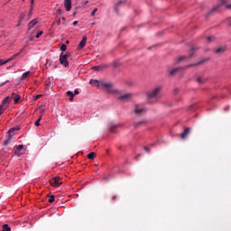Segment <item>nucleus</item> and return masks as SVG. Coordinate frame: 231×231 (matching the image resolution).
<instances>
[{
  "mask_svg": "<svg viewBox=\"0 0 231 231\" xmlns=\"http://www.w3.org/2000/svg\"><path fill=\"white\" fill-rule=\"evenodd\" d=\"M14 100V104H18L19 100H21V96L20 95H15Z\"/></svg>",
  "mask_w": 231,
  "mask_h": 231,
  "instance_id": "32",
  "label": "nucleus"
},
{
  "mask_svg": "<svg viewBox=\"0 0 231 231\" xmlns=\"http://www.w3.org/2000/svg\"><path fill=\"white\" fill-rule=\"evenodd\" d=\"M8 82H10V80H6L5 82L0 84V88H1L2 86H5V84H8Z\"/></svg>",
  "mask_w": 231,
  "mask_h": 231,
  "instance_id": "51",
  "label": "nucleus"
},
{
  "mask_svg": "<svg viewBox=\"0 0 231 231\" xmlns=\"http://www.w3.org/2000/svg\"><path fill=\"white\" fill-rule=\"evenodd\" d=\"M225 5H226V0H219L217 6L213 8V12H217V10H219L221 6H225Z\"/></svg>",
  "mask_w": 231,
  "mask_h": 231,
  "instance_id": "12",
  "label": "nucleus"
},
{
  "mask_svg": "<svg viewBox=\"0 0 231 231\" xmlns=\"http://www.w3.org/2000/svg\"><path fill=\"white\" fill-rule=\"evenodd\" d=\"M40 110H41V113H44V108H42V106H40Z\"/></svg>",
  "mask_w": 231,
  "mask_h": 231,
  "instance_id": "57",
  "label": "nucleus"
},
{
  "mask_svg": "<svg viewBox=\"0 0 231 231\" xmlns=\"http://www.w3.org/2000/svg\"><path fill=\"white\" fill-rule=\"evenodd\" d=\"M41 97H42V94L36 95V96L34 97V100H39V98H41Z\"/></svg>",
  "mask_w": 231,
  "mask_h": 231,
  "instance_id": "46",
  "label": "nucleus"
},
{
  "mask_svg": "<svg viewBox=\"0 0 231 231\" xmlns=\"http://www.w3.org/2000/svg\"><path fill=\"white\" fill-rule=\"evenodd\" d=\"M56 14H58V15H62V9L60 8L57 9Z\"/></svg>",
  "mask_w": 231,
  "mask_h": 231,
  "instance_id": "44",
  "label": "nucleus"
},
{
  "mask_svg": "<svg viewBox=\"0 0 231 231\" xmlns=\"http://www.w3.org/2000/svg\"><path fill=\"white\" fill-rule=\"evenodd\" d=\"M180 91V89L179 88H175L174 89V93H175V95H178V92Z\"/></svg>",
  "mask_w": 231,
  "mask_h": 231,
  "instance_id": "54",
  "label": "nucleus"
},
{
  "mask_svg": "<svg viewBox=\"0 0 231 231\" xmlns=\"http://www.w3.org/2000/svg\"><path fill=\"white\" fill-rule=\"evenodd\" d=\"M133 98V94L127 93L124 94L119 97V100H122V102H127L128 100H131Z\"/></svg>",
  "mask_w": 231,
  "mask_h": 231,
  "instance_id": "7",
  "label": "nucleus"
},
{
  "mask_svg": "<svg viewBox=\"0 0 231 231\" xmlns=\"http://www.w3.org/2000/svg\"><path fill=\"white\" fill-rule=\"evenodd\" d=\"M89 84L91 86H96L97 88H101V86H102V85H100V81H98L97 79H90Z\"/></svg>",
  "mask_w": 231,
  "mask_h": 231,
  "instance_id": "17",
  "label": "nucleus"
},
{
  "mask_svg": "<svg viewBox=\"0 0 231 231\" xmlns=\"http://www.w3.org/2000/svg\"><path fill=\"white\" fill-rule=\"evenodd\" d=\"M112 199L115 201V199H116V196H113Z\"/></svg>",
  "mask_w": 231,
  "mask_h": 231,
  "instance_id": "61",
  "label": "nucleus"
},
{
  "mask_svg": "<svg viewBox=\"0 0 231 231\" xmlns=\"http://www.w3.org/2000/svg\"><path fill=\"white\" fill-rule=\"evenodd\" d=\"M109 66L107 64H101L97 66H93L92 69H94V71H104V69H106Z\"/></svg>",
  "mask_w": 231,
  "mask_h": 231,
  "instance_id": "8",
  "label": "nucleus"
},
{
  "mask_svg": "<svg viewBox=\"0 0 231 231\" xmlns=\"http://www.w3.org/2000/svg\"><path fill=\"white\" fill-rule=\"evenodd\" d=\"M104 180H105L106 181H108L107 178H106V177L104 178Z\"/></svg>",
  "mask_w": 231,
  "mask_h": 231,
  "instance_id": "64",
  "label": "nucleus"
},
{
  "mask_svg": "<svg viewBox=\"0 0 231 231\" xmlns=\"http://www.w3.org/2000/svg\"><path fill=\"white\" fill-rule=\"evenodd\" d=\"M23 149H24V145H23V144H19L16 147V150L14 152L16 156H23V152H21V151H23Z\"/></svg>",
  "mask_w": 231,
  "mask_h": 231,
  "instance_id": "14",
  "label": "nucleus"
},
{
  "mask_svg": "<svg viewBox=\"0 0 231 231\" xmlns=\"http://www.w3.org/2000/svg\"><path fill=\"white\" fill-rule=\"evenodd\" d=\"M198 50V47H193L189 51V58H191L194 55V51Z\"/></svg>",
  "mask_w": 231,
  "mask_h": 231,
  "instance_id": "27",
  "label": "nucleus"
},
{
  "mask_svg": "<svg viewBox=\"0 0 231 231\" xmlns=\"http://www.w3.org/2000/svg\"><path fill=\"white\" fill-rule=\"evenodd\" d=\"M52 24H57V26H60V17L56 22H53Z\"/></svg>",
  "mask_w": 231,
  "mask_h": 231,
  "instance_id": "40",
  "label": "nucleus"
},
{
  "mask_svg": "<svg viewBox=\"0 0 231 231\" xmlns=\"http://www.w3.org/2000/svg\"><path fill=\"white\" fill-rule=\"evenodd\" d=\"M45 66L46 68H50L51 66V60H47Z\"/></svg>",
  "mask_w": 231,
  "mask_h": 231,
  "instance_id": "36",
  "label": "nucleus"
},
{
  "mask_svg": "<svg viewBox=\"0 0 231 231\" xmlns=\"http://www.w3.org/2000/svg\"><path fill=\"white\" fill-rule=\"evenodd\" d=\"M60 62L61 66H64V68H68V66H69V62L68 61V54H64V52H61L60 55Z\"/></svg>",
  "mask_w": 231,
  "mask_h": 231,
  "instance_id": "3",
  "label": "nucleus"
},
{
  "mask_svg": "<svg viewBox=\"0 0 231 231\" xmlns=\"http://www.w3.org/2000/svg\"><path fill=\"white\" fill-rule=\"evenodd\" d=\"M67 95H68V97H69V100H73V98H74V97H75V94H74L72 91L68 90V91H67Z\"/></svg>",
  "mask_w": 231,
  "mask_h": 231,
  "instance_id": "26",
  "label": "nucleus"
},
{
  "mask_svg": "<svg viewBox=\"0 0 231 231\" xmlns=\"http://www.w3.org/2000/svg\"><path fill=\"white\" fill-rule=\"evenodd\" d=\"M38 120L41 122V120H42V116H40Z\"/></svg>",
  "mask_w": 231,
  "mask_h": 231,
  "instance_id": "58",
  "label": "nucleus"
},
{
  "mask_svg": "<svg viewBox=\"0 0 231 231\" xmlns=\"http://www.w3.org/2000/svg\"><path fill=\"white\" fill-rule=\"evenodd\" d=\"M23 51H24V47L20 50V51L18 52L19 55H21V53H23Z\"/></svg>",
  "mask_w": 231,
  "mask_h": 231,
  "instance_id": "53",
  "label": "nucleus"
},
{
  "mask_svg": "<svg viewBox=\"0 0 231 231\" xmlns=\"http://www.w3.org/2000/svg\"><path fill=\"white\" fill-rule=\"evenodd\" d=\"M118 127V125H113V124H110L109 125V131L110 133H115V130Z\"/></svg>",
  "mask_w": 231,
  "mask_h": 231,
  "instance_id": "25",
  "label": "nucleus"
},
{
  "mask_svg": "<svg viewBox=\"0 0 231 231\" xmlns=\"http://www.w3.org/2000/svg\"><path fill=\"white\" fill-rule=\"evenodd\" d=\"M107 93H116L117 95H120L122 93V91H120L119 89H114L113 86H110V88H107Z\"/></svg>",
  "mask_w": 231,
  "mask_h": 231,
  "instance_id": "19",
  "label": "nucleus"
},
{
  "mask_svg": "<svg viewBox=\"0 0 231 231\" xmlns=\"http://www.w3.org/2000/svg\"><path fill=\"white\" fill-rule=\"evenodd\" d=\"M2 228H3L2 231H12V228H10L8 224H5Z\"/></svg>",
  "mask_w": 231,
  "mask_h": 231,
  "instance_id": "29",
  "label": "nucleus"
},
{
  "mask_svg": "<svg viewBox=\"0 0 231 231\" xmlns=\"http://www.w3.org/2000/svg\"><path fill=\"white\" fill-rule=\"evenodd\" d=\"M100 86H101V88H106V89L107 90L108 88H111V86H113V83H104V82H101Z\"/></svg>",
  "mask_w": 231,
  "mask_h": 231,
  "instance_id": "24",
  "label": "nucleus"
},
{
  "mask_svg": "<svg viewBox=\"0 0 231 231\" xmlns=\"http://www.w3.org/2000/svg\"><path fill=\"white\" fill-rule=\"evenodd\" d=\"M228 26H231V19L228 22Z\"/></svg>",
  "mask_w": 231,
  "mask_h": 231,
  "instance_id": "62",
  "label": "nucleus"
},
{
  "mask_svg": "<svg viewBox=\"0 0 231 231\" xmlns=\"http://www.w3.org/2000/svg\"><path fill=\"white\" fill-rule=\"evenodd\" d=\"M226 8L231 9V5H226Z\"/></svg>",
  "mask_w": 231,
  "mask_h": 231,
  "instance_id": "56",
  "label": "nucleus"
},
{
  "mask_svg": "<svg viewBox=\"0 0 231 231\" xmlns=\"http://www.w3.org/2000/svg\"><path fill=\"white\" fill-rule=\"evenodd\" d=\"M16 131H21V127H15Z\"/></svg>",
  "mask_w": 231,
  "mask_h": 231,
  "instance_id": "60",
  "label": "nucleus"
},
{
  "mask_svg": "<svg viewBox=\"0 0 231 231\" xmlns=\"http://www.w3.org/2000/svg\"><path fill=\"white\" fill-rule=\"evenodd\" d=\"M97 12H98V8H94L93 9V11L91 12V15L93 16V17H95V14H97Z\"/></svg>",
  "mask_w": 231,
  "mask_h": 231,
  "instance_id": "37",
  "label": "nucleus"
},
{
  "mask_svg": "<svg viewBox=\"0 0 231 231\" xmlns=\"http://www.w3.org/2000/svg\"><path fill=\"white\" fill-rule=\"evenodd\" d=\"M28 75H30V71H26L24 72L22 77H21V80H24V79H28Z\"/></svg>",
  "mask_w": 231,
  "mask_h": 231,
  "instance_id": "30",
  "label": "nucleus"
},
{
  "mask_svg": "<svg viewBox=\"0 0 231 231\" xmlns=\"http://www.w3.org/2000/svg\"><path fill=\"white\" fill-rule=\"evenodd\" d=\"M62 21H66V17L62 16L61 17Z\"/></svg>",
  "mask_w": 231,
  "mask_h": 231,
  "instance_id": "63",
  "label": "nucleus"
},
{
  "mask_svg": "<svg viewBox=\"0 0 231 231\" xmlns=\"http://www.w3.org/2000/svg\"><path fill=\"white\" fill-rule=\"evenodd\" d=\"M215 37L214 36H209L207 38L208 42H212V41H214Z\"/></svg>",
  "mask_w": 231,
  "mask_h": 231,
  "instance_id": "41",
  "label": "nucleus"
},
{
  "mask_svg": "<svg viewBox=\"0 0 231 231\" xmlns=\"http://www.w3.org/2000/svg\"><path fill=\"white\" fill-rule=\"evenodd\" d=\"M182 69H183V68H181V67L173 68V69H170V75L171 77H174L175 75H177V73H180Z\"/></svg>",
  "mask_w": 231,
  "mask_h": 231,
  "instance_id": "11",
  "label": "nucleus"
},
{
  "mask_svg": "<svg viewBox=\"0 0 231 231\" xmlns=\"http://www.w3.org/2000/svg\"><path fill=\"white\" fill-rule=\"evenodd\" d=\"M50 183L51 187H60V177H53L52 179L50 180Z\"/></svg>",
  "mask_w": 231,
  "mask_h": 231,
  "instance_id": "5",
  "label": "nucleus"
},
{
  "mask_svg": "<svg viewBox=\"0 0 231 231\" xmlns=\"http://www.w3.org/2000/svg\"><path fill=\"white\" fill-rule=\"evenodd\" d=\"M66 50H68V46H66V44H62L60 46V51H66Z\"/></svg>",
  "mask_w": 231,
  "mask_h": 231,
  "instance_id": "34",
  "label": "nucleus"
},
{
  "mask_svg": "<svg viewBox=\"0 0 231 231\" xmlns=\"http://www.w3.org/2000/svg\"><path fill=\"white\" fill-rule=\"evenodd\" d=\"M16 57H19V53L14 54L12 57L5 60H0V66H5V64H8V62H12V60H14Z\"/></svg>",
  "mask_w": 231,
  "mask_h": 231,
  "instance_id": "6",
  "label": "nucleus"
},
{
  "mask_svg": "<svg viewBox=\"0 0 231 231\" xmlns=\"http://www.w3.org/2000/svg\"><path fill=\"white\" fill-rule=\"evenodd\" d=\"M10 142H12L10 139H6L5 142H4V143H3V145H10Z\"/></svg>",
  "mask_w": 231,
  "mask_h": 231,
  "instance_id": "38",
  "label": "nucleus"
},
{
  "mask_svg": "<svg viewBox=\"0 0 231 231\" xmlns=\"http://www.w3.org/2000/svg\"><path fill=\"white\" fill-rule=\"evenodd\" d=\"M3 113H4L3 105H0V116H2Z\"/></svg>",
  "mask_w": 231,
  "mask_h": 231,
  "instance_id": "50",
  "label": "nucleus"
},
{
  "mask_svg": "<svg viewBox=\"0 0 231 231\" xmlns=\"http://www.w3.org/2000/svg\"><path fill=\"white\" fill-rule=\"evenodd\" d=\"M144 151H146V152H151V148H149L148 146H145Z\"/></svg>",
  "mask_w": 231,
  "mask_h": 231,
  "instance_id": "49",
  "label": "nucleus"
},
{
  "mask_svg": "<svg viewBox=\"0 0 231 231\" xmlns=\"http://www.w3.org/2000/svg\"><path fill=\"white\" fill-rule=\"evenodd\" d=\"M79 24V21H74L73 22V26H77Z\"/></svg>",
  "mask_w": 231,
  "mask_h": 231,
  "instance_id": "52",
  "label": "nucleus"
},
{
  "mask_svg": "<svg viewBox=\"0 0 231 231\" xmlns=\"http://www.w3.org/2000/svg\"><path fill=\"white\" fill-rule=\"evenodd\" d=\"M34 125H36V127H39V125H41V121L40 120L35 121Z\"/></svg>",
  "mask_w": 231,
  "mask_h": 231,
  "instance_id": "47",
  "label": "nucleus"
},
{
  "mask_svg": "<svg viewBox=\"0 0 231 231\" xmlns=\"http://www.w3.org/2000/svg\"><path fill=\"white\" fill-rule=\"evenodd\" d=\"M15 131H16V128L15 127H12L7 133L12 134V133H15Z\"/></svg>",
  "mask_w": 231,
  "mask_h": 231,
  "instance_id": "43",
  "label": "nucleus"
},
{
  "mask_svg": "<svg viewBox=\"0 0 231 231\" xmlns=\"http://www.w3.org/2000/svg\"><path fill=\"white\" fill-rule=\"evenodd\" d=\"M163 90L162 87H156L152 90H149L146 94L148 102L152 104V102H158L162 98V91Z\"/></svg>",
  "mask_w": 231,
  "mask_h": 231,
  "instance_id": "1",
  "label": "nucleus"
},
{
  "mask_svg": "<svg viewBox=\"0 0 231 231\" xmlns=\"http://www.w3.org/2000/svg\"><path fill=\"white\" fill-rule=\"evenodd\" d=\"M134 113L139 116H142V115H145V113H147V108L140 107L139 105H135Z\"/></svg>",
  "mask_w": 231,
  "mask_h": 231,
  "instance_id": "4",
  "label": "nucleus"
},
{
  "mask_svg": "<svg viewBox=\"0 0 231 231\" xmlns=\"http://www.w3.org/2000/svg\"><path fill=\"white\" fill-rule=\"evenodd\" d=\"M86 42H88V37L87 36H83L81 42L78 45L77 50H83V48L86 46Z\"/></svg>",
  "mask_w": 231,
  "mask_h": 231,
  "instance_id": "9",
  "label": "nucleus"
},
{
  "mask_svg": "<svg viewBox=\"0 0 231 231\" xmlns=\"http://www.w3.org/2000/svg\"><path fill=\"white\" fill-rule=\"evenodd\" d=\"M13 135L12 134L7 132V140H11L12 141Z\"/></svg>",
  "mask_w": 231,
  "mask_h": 231,
  "instance_id": "45",
  "label": "nucleus"
},
{
  "mask_svg": "<svg viewBox=\"0 0 231 231\" xmlns=\"http://www.w3.org/2000/svg\"><path fill=\"white\" fill-rule=\"evenodd\" d=\"M145 124H147V121L146 120H143V121H140L138 123H134V127L135 129H138V127H142V125H145Z\"/></svg>",
  "mask_w": 231,
  "mask_h": 231,
  "instance_id": "18",
  "label": "nucleus"
},
{
  "mask_svg": "<svg viewBox=\"0 0 231 231\" xmlns=\"http://www.w3.org/2000/svg\"><path fill=\"white\" fill-rule=\"evenodd\" d=\"M100 86H101V88H106V89L107 90L108 88H111V86H113V83H104V82H101Z\"/></svg>",
  "mask_w": 231,
  "mask_h": 231,
  "instance_id": "23",
  "label": "nucleus"
},
{
  "mask_svg": "<svg viewBox=\"0 0 231 231\" xmlns=\"http://www.w3.org/2000/svg\"><path fill=\"white\" fill-rule=\"evenodd\" d=\"M10 100H11L10 96L5 97L1 103V106L4 107L5 104H10Z\"/></svg>",
  "mask_w": 231,
  "mask_h": 231,
  "instance_id": "22",
  "label": "nucleus"
},
{
  "mask_svg": "<svg viewBox=\"0 0 231 231\" xmlns=\"http://www.w3.org/2000/svg\"><path fill=\"white\" fill-rule=\"evenodd\" d=\"M113 66L116 69L120 68V66H122V63H120V61H118V60H116V61H114Z\"/></svg>",
  "mask_w": 231,
  "mask_h": 231,
  "instance_id": "31",
  "label": "nucleus"
},
{
  "mask_svg": "<svg viewBox=\"0 0 231 231\" xmlns=\"http://www.w3.org/2000/svg\"><path fill=\"white\" fill-rule=\"evenodd\" d=\"M53 201H55V196L54 195H51L50 199H49V203H53Z\"/></svg>",
  "mask_w": 231,
  "mask_h": 231,
  "instance_id": "35",
  "label": "nucleus"
},
{
  "mask_svg": "<svg viewBox=\"0 0 231 231\" xmlns=\"http://www.w3.org/2000/svg\"><path fill=\"white\" fill-rule=\"evenodd\" d=\"M74 95H79V89L74 90Z\"/></svg>",
  "mask_w": 231,
  "mask_h": 231,
  "instance_id": "55",
  "label": "nucleus"
},
{
  "mask_svg": "<svg viewBox=\"0 0 231 231\" xmlns=\"http://www.w3.org/2000/svg\"><path fill=\"white\" fill-rule=\"evenodd\" d=\"M41 35H42V31H40L36 33V39H39L41 37Z\"/></svg>",
  "mask_w": 231,
  "mask_h": 231,
  "instance_id": "42",
  "label": "nucleus"
},
{
  "mask_svg": "<svg viewBox=\"0 0 231 231\" xmlns=\"http://www.w3.org/2000/svg\"><path fill=\"white\" fill-rule=\"evenodd\" d=\"M24 14L23 13H22L21 14H20V16H19V21H20V23H22L23 22V19H24Z\"/></svg>",
  "mask_w": 231,
  "mask_h": 231,
  "instance_id": "39",
  "label": "nucleus"
},
{
  "mask_svg": "<svg viewBox=\"0 0 231 231\" xmlns=\"http://www.w3.org/2000/svg\"><path fill=\"white\" fill-rule=\"evenodd\" d=\"M37 23H38L37 19L32 20V21L28 23V31H30L32 28H33V26H35V24H37Z\"/></svg>",
  "mask_w": 231,
  "mask_h": 231,
  "instance_id": "21",
  "label": "nucleus"
},
{
  "mask_svg": "<svg viewBox=\"0 0 231 231\" xmlns=\"http://www.w3.org/2000/svg\"><path fill=\"white\" fill-rule=\"evenodd\" d=\"M207 60H208V59H204L197 63L188 65L187 68H192L193 66H199V65L203 64L204 62H207Z\"/></svg>",
  "mask_w": 231,
  "mask_h": 231,
  "instance_id": "20",
  "label": "nucleus"
},
{
  "mask_svg": "<svg viewBox=\"0 0 231 231\" xmlns=\"http://www.w3.org/2000/svg\"><path fill=\"white\" fill-rule=\"evenodd\" d=\"M207 80H208V79L203 75L196 76V81L198 82V84H205V82H207Z\"/></svg>",
  "mask_w": 231,
  "mask_h": 231,
  "instance_id": "10",
  "label": "nucleus"
},
{
  "mask_svg": "<svg viewBox=\"0 0 231 231\" xmlns=\"http://www.w3.org/2000/svg\"><path fill=\"white\" fill-rule=\"evenodd\" d=\"M97 156V153H95L94 152H90L88 155V160H95V157Z\"/></svg>",
  "mask_w": 231,
  "mask_h": 231,
  "instance_id": "28",
  "label": "nucleus"
},
{
  "mask_svg": "<svg viewBox=\"0 0 231 231\" xmlns=\"http://www.w3.org/2000/svg\"><path fill=\"white\" fill-rule=\"evenodd\" d=\"M33 3H35V0H31V10H33Z\"/></svg>",
  "mask_w": 231,
  "mask_h": 231,
  "instance_id": "48",
  "label": "nucleus"
},
{
  "mask_svg": "<svg viewBox=\"0 0 231 231\" xmlns=\"http://www.w3.org/2000/svg\"><path fill=\"white\" fill-rule=\"evenodd\" d=\"M64 6L67 12L71 10V0H64Z\"/></svg>",
  "mask_w": 231,
  "mask_h": 231,
  "instance_id": "16",
  "label": "nucleus"
},
{
  "mask_svg": "<svg viewBox=\"0 0 231 231\" xmlns=\"http://www.w3.org/2000/svg\"><path fill=\"white\" fill-rule=\"evenodd\" d=\"M46 86H47V88H50L51 83L50 82L46 83Z\"/></svg>",
  "mask_w": 231,
  "mask_h": 231,
  "instance_id": "59",
  "label": "nucleus"
},
{
  "mask_svg": "<svg viewBox=\"0 0 231 231\" xmlns=\"http://www.w3.org/2000/svg\"><path fill=\"white\" fill-rule=\"evenodd\" d=\"M190 131H192V128H186L184 132L180 134L181 139L185 140V138H187V136L190 134Z\"/></svg>",
  "mask_w": 231,
  "mask_h": 231,
  "instance_id": "13",
  "label": "nucleus"
},
{
  "mask_svg": "<svg viewBox=\"0 0 231 231\" xmlns=\"http://www.w3.org/2000/svg\"><path fill=\"white\" fill-rule=\"evenodd\" d=\"M185 59H187V56L180 57L175 62V64H180V62H181V60H185Z\"/></svg>",
  "mask_w": 231,
  "mask_h": 231,
  "instance_id": "33",
  "label": "nucleus"
},
{
  "mask_svg": "<svg viewBox=\"0 0 231 231\" xmlns=\"http://www.w3.org/2000/svg\"><path fill=\"white\" fill-rule=\"evenodd\" d=\"M125 5H127V0H118L116 2L114 11L116 14H117V15L120 14V8H122V6H125Z\"/></svg>",
  "mask_w": 231,
  "mask_h": 231,
  "instance_id": "2",
  "label": "nucleus"
},
{
  "mask_svg": "<svg viewBox=\"0 0 231 231\" xmlns=\"http://www.w3.org/2000/svg\"><path fill=\"white\" fill-rule=\"evenodd\" d=\"M226 51V46H222L215 50V53H217V55H223V53H225Z\"/></svg>",
  "mask_w": 231,
  "mask_h": 231,
  "instance_id": "15",
  "label": "nucleus"
}]
</instances>
